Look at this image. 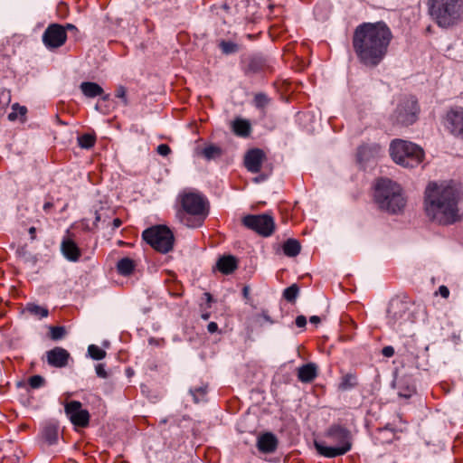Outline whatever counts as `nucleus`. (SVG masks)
I'll return each mask as SVG.
<instances>
[{
  "label": "nucleus",
  "mask_w": 463,
  "mask_h": 463,
  "mask_svg": "<svg viewBox=\"0 0 463 463\" xmlns=\"http://www.w3.org/2000/svg\"><path fill=\"white\" fill-rule=\"evenodd\" d=\"M45 383V380L43 376L41 375H33L31 377H29L28 379V384L30 385V387L32 389H38L42 386H43Z\"/></svg>",
  "instance_id": "obj_40"
},
{
  "label": "nucleus",
  "mask_w": 463,
  "mask_h": 463,
  "mask_svg": "<svg viewBox=\"0 0 463 463\" xmlns=\"http://www.w3.org/2000/svg\"><path fill=\"white\" fill-rule=\"evenodd\" d=\"M80 90L87 98H95L102 96L103 89L96 82L84 81L80 86Z\"/></svg>",
  "instance_id": "obj_25"
},
{
  "label": "nucleus",
  "mask_w": 463,
  "mask_h": 463,
  "mask_svg": "<svg viewBox=\"0 0 463 463\" xmlns=\"http://www.w3.org/2000/svg\"><path fill=\"white\" fill-rule=\"evenodd\" d=\"M88 354L93 360H102L106 357V351L96 345H90L88 347Z\"/></svg>",
  "instance_id": "obj_34"
},
{
  "label": "nucleus",
  "mask_w": 463,
  "mask_h": 463,
  "mask_svg": "<svg viewBox=\"0 0 463 463\" xmlns=\"http://www.w3.org/2000/svg\"><path fill=\"white\" fill-rule=\"evenodd\" d=\"M59 439V426L57 422L47 421L41 427L40 440L47 445L57 443Z\"/></svg>",
  "instance_id": "obj_15"
},
{
  "label": "nucleus",
  "mask_w": 463,
  "mask_h": 463,
  "mask_svg": "<svg viewBox=\"0 0 463 463\" xmlns=\"http://www.w3.org/2000/svg\"><path fill=\"white\" fill-rule=\"evenodd\" d=\"M65 335H66V329L64 326H51L49 327V337L53 341L62 339L65 336Z\"/></svg>",
  "instance_id": "obj_33"
},
{
  "label": "nucleus",
  "mask_w": 463,
  "mask_h": 463,
  "mask_svg": "<svg viewBox=\"0 0 463 463\" xmlns=\"http://www.w3.org/2000/svg\"><path fill=\"white\" fill-rule=\"evenodd\" d=\"M358 386L357 375L355 373H347L341 377L338 390L347 391Z\"/></svg>",
  "instance_id": "obj_26"
},
{
  "label": "nucleus",
  "mask_w": 463,
  "mask_h": 463,
  "mask_svg": "<svg viewBox=\"0 0 463 463\" xmlns=\"http://www.w3.org/2000/svg\"><path fill=\"white\" fill-rule=\"evenodd\" d=\"M208 392V386L203 385L200 387H195L194 389H190V393L194 397V402L198 403L200 402L206 401V395Z\"/></svg>",
  "instance_id": "obj_31"
},
{
  "label": "nucleus",
  "mask_w": 463,
  "mask_h": 463,
  "mask_svg": "<svg viewBox=\"0 0 463 463\" xmlns=\"http://www.w3.org/2000/svg\"><path fill=\"white\" fill-rule=\"evenodd\" d=\"M156 152L163 156H167L171 153V148L167 144H160L156 147Z\"/></svg>",
  "instance_id": "obj_42"
},
{
  "label": "nucleus",
  "mask_w": 463,
  "mask_h": 463,
  "mask_svg": "<svg viewBox=\"0 0 463 463\" xmlns=\"http://www.w3.org/2000/svg\"><path fill=\"white\" fill-rule=\"evenodd\" d=\"M61 250L64 257L70 261L76 262L81 256L80 249L77 243L69 237L62 240Z\"/></svg>",
  "instance_id": "obj_17"
},
{
  "label": "nucleus",
  "mask_w": 463,
  "mask_h": 463,
  "mask_svg": "<svg viewBox=\"0 0 463 463\" xmlns=\"http://www.w3.org/2000/svg\"><path fill=\"white\" fill-rule=\"evenodd\" d=\"M243 296L247 298L249 296V288L248 287H244L242 289Z\"/></svg>",
  "instance_id": "obj_59"
},
{
  "label": "nucleus",
  "mask_w": 463,
  "mask_h": 463,
  "mask_svg": "<svg viewBox=\"0 0 463 463\" xmlns=\"http://www.w3.org/2000/svg\"><path fill=\"white\" fill-rule=\"evenodd\" d=\"M310 323L317 325L321 322V318L318 316H312L309 318Z\"/></svg>",
  "instance_id": "obj_55"
},
{
  "label": "nucleus",
  "mask_w": 463,
  "mask_h": 463,
  "mask_svg": "<svg viewBox=\"0 0 463 463\" xmlns=\"http://www.w3.org/2000/svg\"><path fill=\"white\" fill-rule=\"evenodd\" d=\"M326 440H315L314 446L317 453L325 458H333L343 456L352 449V433L342 424H331L324 433Z\"/></svg>",
  "instance_id": "obj_5"
},
{
  "label": "nucleus",
  "mask_w": 463,
  "mask_h": 463,
  "mask_svg": "<svg viewBox=\"0 0 463 463\" xmlns=\"http://www.w3.org/2000/svg\"><path fill=\"white\" fill-rule=\"evenodd\" d=\"M68 35L62 24H50L43 34V43L48 50H55L65 44Z\"/></svg>",
  "instance_id": "obj_10"
},
{
  "label": "nucleus",
  "mask_w": 463,
  "mask_h": 463,
  "mask_svg": "<svg viewBox=\"0 0 463 463\" xmlns=\"http://www.w3.org/2000/svg\"><path fill=\"white\" fill-rule=\"evenodd\" d=\"M299 292V287L297 284H292L283 291V298L290 303H295Z\"/></svg>",
  "instance_id": "obj_32"
},
{
  "label": "nucleus",
  "mask_w": 463,
  "mask_h": 463,
  "mask_svg": "<svg viewBox=\"0 0 463 463\" xmlns=\"http://www.w3.org/2000/svg\"><path fill=\"white\" fill-rule=\"evenodd\" d=\"M11 97V91L9 90L0 89V111L9 106Z\"/></svg>",
  "instance_id": "obj_38"
},
{
  "label": "nucleus",
  "mask_w": 463,
  "mask_h": 463,
  "mask_svg": "<svg viewBox=\"0 0 463 463\" xmlns=\"http://www.w3.org/2000/svg\"><path fill=\"white\" fill-rule=\"evenodd\" d=\"M392 39V33L384 22L363 23L353 33L352 46L361 64L374 68L386 56Z\"/></svg>",
  "instance_id": "obj_1"
},
{
  "label": "nucleus",
  "mask_w": 463,
  "mask_h": 463,
  "mask_svg": "<svg viewBox=\"0 0 463 463\" xmlns=\"http://www.w3.org/2000/svg\"><path fill=\"white\" fill-rule=\"evenodd\" d=\"M295 323L298 327H305L307 325V318L305 316L299 315L296 317Z\"/></svg>",
  "instance_id": "obj_44"
},
{
  "label": "nucleus",
  "mask_w": 463,
  "mask_h": 463,
  "mask_svg": "<svg viewBox=\"0 0 463 463\" xmlns=\"http://www.w3.org/2000/svg\"><path fill=\"white\" fill-rule=\"evenodd\" d=\"M176 216L189 228L201 227L207 218L210 206L207 199L198 193H184L178 197Z\"/></svg>",
  "instance_id": "obj_4"
},
{
  "label": "nucleus",
  "mask_w": 463,
  "mask_h": 463,
  "mask_svg": "<svg viewBox=\"0 0 463 463\" xmlns=\"http://www.w3.org/2000/svg\"><path fill=\"white\" fill-rule=\"evenodd\" d=\"M102 99H103L104 100H108V99H109V94H106V95H104V96L102 97Z\"/></svg>",
  "instance_id": "obj_63"
},
{
  "label": "nucleus",
  "mask_w": 463,
  "mask_h": 463,
  "mask_svg": "<svg viewBox=\"0 0 463 463\" xmlns=\"http://www.w3.org/2000/svg\"><path fill=\"white\" fill-rule=\"evenodd\" d=\"M390 156L396 164L404 165L405 140L398 138L392 140L390 145Z\"/></svg>",
  "instance_id": "obj_20"
},
{
  "label": "nucleus",
  "mask_w": 463,
  "mask_h": 463,
  "mask_svg": "<svg viewBox=\"0 0 463 463\" xmlns=\"http://www.w3.org/2000/svg\"><path fill=\"white\" fill-rule=\"evenodd\" d=\"M96 373L101 378H106L108 375L107 372L104 368V365L101 364H99L98 365H96Z\"/></svg>",
  "instance_id": "obj_45"
},
{
  "label": "nucleus",
  "mask_w": 463,
  "mask_h": 463,
  "mask_svg": "<svg viewBox=\"0 0 463 463\" xmlns=\"http://www.w3.org/2000/svg\"><path fill=\"white\" fill-rule=\"evenodd\" d=\"M270 99L263 92L254 95L253 103L257 109H264L269 103Z\"/></svg>",
  "instance_id": "obj_35"
},
{
  "label": "nucleus",
  "mask_w": 463,
  "mask_h": 463,
  "mask_svg": "<svg viewBox=\"0 0 463 463\" xmlns=\"http://www.w3.org/2000/svg\"><path fill=\"white\" fill-rule=\"evenodd\" d=\"M424 150L419 145L407 141V168L414 167L423 162Z\"/></svg>",
  "instance_id": "obj_16"
},
{
  "label": "nucleus",
  "mask_w": 463,
  "mask_h": 463,
  "mask_svg": "<svg viewBox=\"0 0 463 463\" xmlns=\"http://www.w3.org/2000/svg\"><path fill=\"white\" fill-rule=\"evenodd\" d=\"M211 317V313L210 312H204L201 315V317L203 319V320H208Z\"/></svg>",
  "instance_id": "obj_56"
},
{
  "label": "nucleus",
  "mask_w": 463,
  "mask_h": 463,
  "mask_svg": "<svg viewBox=\"0 0 463 463\" xmlns=\"http://www.w3.org/2000/svg\"><path fill=\"white\" fill-rule=\"evenodd\" d=\"M439 293L440 294V296L444 298H447L449 296V288L442 285L439 288Z\"/></svg>",
  "instance_id": "obj_48"
},
{
  "label": "nucleus",
  "mask_w": 463,
  "mask_h": 463,
  "mask_svg": "<svg viewBox=\"0 0 463 463\" xmlns=\"http://www.w3.org/2000/svg\"><path fill=\"white\" fill-rule=\"evenodd\" d=\"M63 27L65 28L66 33L70 32V33H72L75 37L79 36L80 31L74 24H66L65 25H63Z\"/></svg>",
  "instance_id": "obj_43"
},
{
  "label": "nucleus",
  "mask_w": 463,
  "mask_h": 463,
  "mask_svg": "<svg viewBox=\"0 0 463 463\" xmlns=\"http://www.w3.org/2000/svg\"><path fill=\"white\" fill-rule=\"evenodd\" d=\"M241 223L262 237H269L275 231L274 219L267 213L245 215L241 219Z\"/></svg>",
  "instance_id": "obj_8"
},
{
  "label": "nucleus",
  "mask_w": 463,
  "mask_h": 463,
  "mask_svg": "<svg viewBox=\"0 0 463 463\" xmlns=\"http://www.w3.org/2000/svg\"><path fill=\"white\" fill-rule=\"evenodd\" d=\"M278 439L271 432H265L258 438L257 448L262 453H272L278 448Z\"/></svg>",
  "instance_id": "obj_18"
},
{
  "label": "nucleus",
  "mask_w": 463,
  "mask_h": 463,
  "mask_svg": "<svg viewBox=\"0 0 463 463\" xmlns=\"http://www.w3.org/2000/svg\"><path fill=\"white\" fill-rule=\"evenodd\" d=\"M204 299L206 301V305L208 307H211L212 303L213 302V298L211 293L205 292L203 294Z\"/></svg>",
  "instance_id": "obj_52"
},
{
  "label": "nucleus",
  "mask_w": 463,
  "mask_h": 463,
  "mask_svg": "<svg viewBox=\"0 0 463 463\" xmlns=\"http://www.w3.org/2000/svg\"><path fill=\"white\" fill-rule=\"evenodd\" d=\"M142 239L156 251L168 253L174 248L175 236L169 227L164 224L151 226L142 232Z\"/></svg>",
  "instance_id": "obj_7"
},
{
  "label": "nucleus",
  "mask_w": 463,
  "mask_h": 463,
  "mask_svg": "<svg viewBox=\"0 0 463 463\" xmlns=\"http://www.w3.org/2000/svg\"><path fill=\"white\" fill-rule=\"evenodd\" d=\"M223 151L221 146L215 144L207 145L200 153L206 160H213L220 157Z\"/></svg>",
  "instance_id": "obj_28"
},
{
  "label": "nucleus",
  "mask_w": 463,
  "mask_h": 463,
  "mask_svg": "<svg viewBox=\"0 0 463 463\" xmlns=\"http://www.w3.org/2000/svg\"><path fill=\"white\" fill-rule=\"evenodd\" d=\"M297 376L301 383H312L317 376V366L314 363L305 364L297 369Z\"/></svg>",
  "instance_id": "obj_19"
},
{
  "label": "nucleus",
  "mask_w": 463,
  "mask_h": 463,
  "mask_svg": "<svg viewBox=\"0 0 463 463\" xmlns=\"http://www.w3.org/2000/svg\"><path fill=\"white\" fill-rule=\"evenodd\" d=\"M123 222L120 218H114L111 223V229L112 231H115L116 229L119 228L122 225Z\"/></svg>",
  "instance_id": "obj_49"
},
{
  "label": "nucleus",
  "mask_w": 463,
  "mask_h": 463,
  "mask_svg": "<svg viewBox=\"0 0 463 463\" xmlns=\"http://www.w3.org/2000/svg\"><path fill=\"white\" fill-rule=\"evenodd\" d=\"M13 111L8 114V119L10 121H15L18 118V115L24 117L27 113V109L24 106H20L18 103H14L12 106Z\"/></svg>",
  "instance_id": "obj_36"
},
{
  "label": "nucleus",
  "mask_w": 463,
  "mask_h": 463,
  "mask_svg": "<svg viewBox=\"0 0 463 463\" xmlns=\"http://www.w3.org/2000/svg\"><path fill=\"white\" fill-rule=\"evenodd\" d=\"M262 317L265 320L270 322V323H273V321L270 319V317L266 314V312H262Z\"/></svg>",
  "instance_id": "obj_58"
},
{
  "label": "nucleus",
  "mask_w": 463,
  "mask_h": 463,
  "mask_svg": "<svg viewBox=\"0 0 463 463\" xmlns=\"http://www.w3.org/2000/svg\"><path fill=\"white\" fill-rule=\"evenodd\" d=\"M77 141L80 147L84 149H90L95 146L97 142V136L94 132L84 133L78 137Z\"/></svg>",
  "instance_id": "obj_29"
},
{
  "label": "nucleus",
  "mask_w": 463,
  "mask_h": 463,
  "mask_svg": "<svg viewBox=\"0 0 463 463\" xmlns=\"http://www.w3.org/2000/svg\"><path fill=\"white\" fill-rule=\"evenodd\" d=\"M267 160L265 152L258 147L249 149L243 158V164L246 169L252 173H260L263 163Z\"/></svg>",
  "instance_id": "obj_12"
},
{
  "label": "nucleus",
  "mask_w": 463,
  "mask_h": 463,
  "mask_svg": "<svg viewBox=\"0 0 463 463\" xmlns=\"http://www.w3.org/2000/svg\"><path fill=\"white\" fill-rule=\"evenodd\" d=\"M458 200L459 189L454 183H430L425 192L426 214L441 225L455 223L459 220Z\"/></svg>",
  "instance_id": "obj_2"
},
{
  "label": "nucleus",
  "mask_w": 463,
  "mask_h": 463,
  "mask_svg": "<svg viewBox=\"0 0 463 463\" xmlns=\"http://www.w3.org/2000/svg\"><path fill=\"white\" fill-rule=\"evenodd\" d=\"M118 245H119V246H123V245H126V242H125V241H118Z\"/></svg>",
  "instance_id": "obj_62"
},
{
  "label": "nucleus",
  "mask_w": 463,
  "mask_h": 463,
  "mask_svg": "<svg viewBox=\"0 0 463 463\" xmlns=\"http://www.w3.org/2000/svg\"><path fill=\"white\" fill-rule=\"evenodd\" d=\"M443 125L449 134L463 140V108L458 106L450 108L446 112Z\"/></svg>",
  "instance_id": "obj_11"
},
{
  "label": "nucleus",
  "mask_w": 463,
  "mask_h": 463,
  "mask_svg": "<svg viewBox=\"0 0 463 463\" xmlns=\"http://www.w3.org/2000/svg\"><path fill=\"white\" fill-rule=\"evenodd\" d=\"M25 310L38 318H43L49 315V310L46 307L38 306L34 303H28L25 307Z\"/></svg>",
  "instance_id": "obj_30"
},
{
  "label": "nucleus",
  "mask_w": 463,
  "mask_h": 463,
  "mask_svg": "<svg viewBox=\"0 0 463 463\" xmlns=\"http://www.w3.org/2000/svg\"><path fill=\"white\" fill-rule=\"evenodd\" d=\"M411 354L415 357V358H418L419 357V354H420V351L414 353V351H410Z\"/></svg>",
  "instance_id": "obj_61"
},
{
  "label": "nucleus",
  "mask_w": 463,
  "mask_h": 463,
  "mask_svg": "<svg viewBox=\"0 0 463 463\" xmlns=\"http://www.w3.org/2000/svg\"><path fill=\"white\" fill-rule=\"evenodd\" d=\"M64 411L75 428L85 429L89 427L90 414L87 410L82 409L80 402L75 400L66 402L64 404Z\"/></svg>",
  "instance_id": "obj_9"
},
{
  "label": "nucleus",
  "mask_w": 463,
  "mask_h": 463,
  "mask_svg": "<svg viewBox=\"0 0 463 463\" xmlns=\"http://www.w3.org/2000/svg\"><path fill=\"white\" fill-rule=\"evenodd\" d=\"M420 108L418 99L414 96L407 99V125H411L419 119Z\"/></svg>",
  "instance_id": "obj_22"
},
{
  "label": "nucleus",
  "mask_w": 463,
  "mask_h": 463,
  "mask_svg": "<svg viewBox=\"0 0 463 463\" xmlns=\"http://www.w3.org/2000/svg\"><path fill=\"white\" fill-rule=\"evenodd\" d=\"M115 96L120 99L125 106L128 105V99L127 98V89L124 86H118L116 90Z\"/></svg>",
  "instance_id": "obj_41"
},
{
  "label": "nucleus",
  "mask_w": 463,
  "mask_h": 463,
  "mask_svg": "<svg viewBox=\"0 0 463 463\" xmlns=\"http://www.w3.org/2000/svg\"><path fill=\"white\" fill-rule=\"evenodd\" d=\"M411 392H416L414 388L412 390H411L410 387L407 385V394H406L407 400L411 397Z\"/></svg>",
  "instance_id": "obj_57"
},
{
  "label": "nucleus",
  "mask_w": 463,
  "mask_h": 463,
  "mask_svg": "<svg viewBox=\"0 0 463 463\" xmlns=\"http://www.w3.org/2000/svg\"><path fill=\"white\" fill-rule=\"evenodd\" d=\"M54 208V204L52 202L49 201V202H46L43 206V211L46 213H49L52 212V210Z\"/></svg>",
  "instance_id": "obj_51"
},
{
  "label": "nucleus",
  "mask_w": 463,
  "mask_h": 463,
  "mask_svg": "<svg viewBox=\"0 0 463 463\" xmlns=\"http://www.w3.org/2000/svg\"><path fill=\"white\" fill-rule=\"evenodd\" d=\"M287 33V27L284 24H274L269 27V34L275 37H281Z\"/></svg>",
  "instance_id": "obj_39"
},
{
  "label": "nucleus",
  "mask_w": 463,
  "mask_h": 463,
  "mask_svg": "<svg viewBox=\"0 0 463 463\" xmlns=\"http://www.w3.org/2000/svg\"><path fill=\"white\" fill-rule=\"evenodd\" d=\"M171 295L172 296H175V297H182L183 296V292H171Z\"/></svg>",
  "instance_id": "obj_60"
},
{
  "label": "nucleus",
  "mask_w": 463,
  "mask_h": 463,
  "mask_svg": "<svg viewBox=\"0 0 463 463\" xmlns=\"http://www.w3.org/2000/svg\"><path fill=\"white\" fill-rule=\"evenodd\" d=\"M216 268L222 274L229 275L237 269L238 260L232 255L222 256L216 262Z\"/></svg>",
  "instance_id": "obj_21"
},
{
  "label": "nucleus",
  "mask_w": 463,
  "mask_h": 463,
  "mask_svg": "<svg viewBox=\"0 0 463 463\" xmlns=\"http://www.w3.org/2000/svg\"><path fill=\"white\" fill-rule=\"evenodd\" d=\"M401 184L388 177H378L372 187V197L377 207L391 214L402 213L405 199Z\"/></svg>",
  "instance_id": "obj_3"
},
{
  "label": "nucleus",
  "mask_w": 463,
  "mask_h": 463,
  "mask_svg": "<svg viewBox=\"0 0 463 463\" xmlns=\"http://www.w3.org/2000/svg\"><path fill=\"white\" fill-rule=\"evenodd\" d=\"M46 359L49 365L62 368L68 364L70 353L60 346H56L46 352Z\"/></svg>",
  "instance_id": "obj_14"
},
{
  "label": "nucleus",
  "mask_w": 463,
  "mask_h": 463,
  "mask_svg": "<svg viewBox=\"0 0 463 463\" xmlns=\"http://www.w3.org/2000/svg\"><path fill=\"white\" fill-rule=\"evenodd\" d=\"M137 267V263L129 257L120 259L116 265L117 272L123 277L131 276Z\"/></svg>",
  "instance_id": "obj_23"
},
{
  "label": "nucleus",
  "mask_w": 463,
  "mask_h": 463,
  "mask_svg": "<svg viewBox=\"0 0 463 463\" xmlns=\"http://www.w3.org/2000/svg\"><path fill=\"white\" fill-rule=\"evenodd\" d=\"M207 330L210 334L216 333L218 331V325L215 322H210L207 326Z\"/></svg>",
  "instance_id": "obj_50"
},
{
  "label": "nucleus",
  "mask_w": 463,
  "mask_h": 463,
  "mask_svg": "<svg viewBox=\"0 0 463 463\" xmlns=\"http://www.w3.org/2000/svg\"><path fill=\"white\" fill-rule=\"evenodd\" d=\"M382 354L385 356V357H392L394 354V350L392 346L388 345V346H385L383 348L382 350Z\"/></svg>",
  "instance_id": "obj_46"
},
{
  "label": "nucleus",
  "mask_w": 463,
  "mask_h": 463,
  "mask_svg": "<svg viewBox=\"0 0 463 463\" xmlns=\"http://www.w3.org/2000/svg\"><path fill=\"white\" fill-rule=\"evenodd\" d=\"M271 171H272V169L269 168L267 173L260 174L259 176L255 177L254 181L255 182H261V181L266 180L269 177V175L271 174Z\"/></svg>",
  "instance_id": "obj_47"
},
{
  "label": "nucleus",
  "mask_w": 463,
  "mask_h": 463,
  "mask_svg": "<svg viewBox=\"0 0 463 463\" xmlns=\"http://www.w3.org/2000/svg\"><path fill=\"white\" fill-rule=\"evenodd\" d=\"M219 47L222 50V53L224 54H231L234 53L238 51V45L231 41H224L222 40L219 43Z\"/></svg>",
  "instance_id": "obj_37"
},
{
  "label": "nucleus",
  "mask_w": 463,
  "mask_h": 463,
  "mask_svg": "<svg viewBox=\"0 0 463 463\" xmlns=\"http://www.w3.org/2000/svg\"><path fill=\"white\" fill-rule=\"evenodd\" d=\"M283 252L288 257H296L300 253L301 245L296 239H288L282 245Z\"/></svg>",
  "instance_id": "obj_27"
},
{
  "label": "nucleus",
  "mask_w": 463,
  "mask_h": 463,
  "mask_svg": "<svg viewBox=\"0 0 463 463\" xmlns=\"http://www.w3.org/2000/svg\"><path fill=\"white\" fill-rule=\"evenodd\" d=\"M232 132L241 137H248L251 132L250 123L247 119L235 118L232 123Z\"/></svg>",
  "instance_id": "obj_24"
},
{
  "label": "nucleus",
  "mask_w": 463,
  "mask_h": 463,
  "mask_svg": "<svg viewBox=\"0 0 463 463\" xmlns=\"http://www.w3.org/2000/svg\"><path fill=\"white\" fill-rule=\"evenodd\" d=\"M242 71L246 76H252L264 71L267 68L266 60L258 55L245 58L242 62Z\"/></svg>",
  "instance_id": "obj_13"
},
{
  "label": "nucleus",
  "mask_w": 463,
  "mask_h": 463,
  "mask_svg": "<svg viewBox=\"0 0 463 463\" xmlns=\"http://www.w3.org/2000/svg\"><path fill=\"white\" fill-rule=\"evenodd\" d=\"M430 17L441 28L457 24L463 13V0H428Z\"/></svg>",
  "instance_id": "obj_6"
},
{
  "label": "nucleus",
  "mask_w": 463,
  "mask_h": 463,
  "mask_svg": "<svg viewBox=\"0 0 463 463\" xmlns=\"http://www.w3.org/2000/svg\"><path fill=\"white\" fill-rule=\"evenodd\" d=\"M28 232H29V235H30V239L32 241L36 239V228L35 227L29 228Z\"/></svg>",
  "instance_id": "obj_54"
},
{
  "label": "nucleus",
  "mask_w": 463,
  "mask_h": 463,
  "mask_svg": "<svg viewBox=\"0 0 463 463\" xmlns=\"http://www.w3.org/2000/svg\"><path fill=\"white\" fill-rule=\"evenodd\" d=\"M428 350V347H424V349L422 350V352L424 353L425 351Z\"/></svg>",
  "instance_id": "obj_64"
},
{
  "label": "nucleus",
  "mask_w": 463,
  "mask_h": 463,
  "mask_svg": "<svg viewBox=\"0 0 463 463\" xmlns=\"http://www.w3.org/2000/svg\"><path fill=\"white\" fill-rule=\"evenodd\" d=\"M102 221V217H101V214L99 213V212H96L95 213V222L93 223L94 227L96 228L98 226V222ZM106 220L103 219V222H105Z\"/></svg>",
  "instance_id": "obj_53"
}]
</instances>
